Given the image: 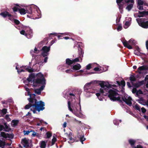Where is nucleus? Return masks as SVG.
<instances>
[{
	"mask_svg": "<svg viewBox=\"0 0 148 148\" xmlns=\"http://www.w3.org/2000/svg\"><path fill=\"white\" fill-rule=\"evenodd\" d=\"M74 47H76L78 50V53L79 56V58H77L75 59H72L73 61V63H75L79 62V58H80L82 60V58L83 57V54L84 53V51L82 49V48L80 47V46L78 45V46H74Z\"/></svg>",
	"mask_w": 148,
	"mask_h": 148,
	"instance_id": "obj_3",
	"label": "nucleus"
},
{
	"mask_svg": "<svg viewBox=\"0 0 148 148\" xmlns=\"http://www.w3.org/2000/svg\"><path fill=\"white\" fill-rule=\"evenodd\" d=\"M123 43L124 46L128 49H131L132 48V46L129 45V43L126 40L123 42Z\"/></svg>",
	"mask_w": 148,
	"mask_h": 148,
	"instance_id": "obj_13",
	"label": "nucleus"
},
{
	"mask_svg": "<svg viewBox=\"0 0 148 148\" xmlns=\"http://www.w3.org/2000/svg\"><path fill=\"white\" fill-rule=\"evenodd\" d=\"M144 1L143 0H138L137 5H143L144 4Z\"/></svg>",
	"mask_w": 148,
	"mask_h": 148,
	"instance_id": "obj_35",
	"label": "nucleus"
},
{
	"mask_svg": "<svg viewBox=\"0 0 148 148\" xmlns=\"http://www.w3.org/2000/svg\"><path fill=\"white\" fill-rule=\"evenodd\" d=\"M130 23L128 21H126L125 23V25L127 27H128L130 25Z\"/></svg>",
	"mask_w": 148,
	"mask_h": 148,
	"instance_id": "obj_47",
	"label": "nucleus"
},
{
	"mask_svg": "<svg viewBox=\"0 0 148 148\" xmlns=\"http://www.w3.org/2000/svg\"><path fill=\"white\" fill-rule=\"evenodd\" d=\"M78 137H79V136H80L79 139L80 141L81 142L82 144L83 143V142L85 140V138H84V136H79V134H77Z\"/></svg>",
	"mask_w": 148,
	"mask_h": 148,
	"instance_id": "obj_28",
	"label": "nucleus"
},
{
	"mask_svg": "<svg viewBox=\"0 0 148 148\" xmlns=\"http://www.w3.org/2000/svg\"><path fill=\"white\" fill-rule=\"evenodd\" d=\"M138 13L139 14L138 15V16L139 18L143 17L144 16H145L144 11L140 12L138 11Z\"/></svg>",
	"mask_w": 148,
	"mask_h": 148,
	"instance_id": "obj_29",
	"label": "nucleus"
},
{
	"mask_svg": "<svg viewBox=\"0 0 148 148\" xmlns=\"http://www.w3.org/2000/svg\"><path fill=\"white\" fill-rule=\"evenodd\" d=\"M81 68V66L79 64L77 63L76 64L74 65L71 68L72 69L75 71L79 70Z\"/></svg>",
	"mask_w": 148,
	"mask_h": 148,
	"instance_id": "obj_12",
	"label": "nucleus"
},
{
	"mask_svg": "<svg viewBox=\"0 0 148 148\" xmlns=\"http://www.w3.org/2000/svg\"><path fill=\"white\" fill-rule=\"evenodd\" d=\"M35 78V74L34 73H31L30 74L29 77L27 78V80L29 82H30L32 80V79Z\"/></svg>",
	"mask_w": 148,
	"mask_h": 148,
	"instance_id": "obj_18",
	"label": "nucleus"
},
{
	"mask_svg": "<svg viewBox=\"0 0 148 148\" xmlns=\"http://www.w3.org/2000/svg\"><path fill=\"white\" fill-rule=\"evenodd\" d=\"M35 77L36 78L34 79L33 80V84L34 86H37L38 84H45V79L44 75L40 73H37Z\"/></svg>",
	"mask_w": 148,
	"mask_h": 148,
	"instance_id": "obj_2",
	"label": "nucleus"
},
{
	"mask_svg": "<svg viewBox=\"0 0 148 148\" xmlns=\"http://www.w3.org/2000/svg\"><path fill=\"white\" fill-rule=\"evenodd\" d=\"M31 131H25V130H24L23 131V133L25 135H28L29 134V133L31 132Z\"/></svg>",
	"mask_w": 148,
	"mask_h": 148,
	"instance_id": "obj_54",
	"label": "nucleus"
},
{
	"mask_svg": "<svg viewBox=\"0 0 148 148\" xmlns=\"http://www.w3.org/2000/svg\"><path fill=\"white\" fill-rule=\"evenodd\" d=\"M132 85L136 88H138L140 86L143 85L144 83V81H142L140 82H138L136 83H133V82H132Z\"/></svg>",
	"mask_w": 148,
	"mask_h": 148,
	"instance_id": "obj_11",
	"label": "nucleus"
},
{
	"mask_svg": "<svg viewBox=\"0 0 148 148\" xmlns=\"http://www.w3.org/2000/svg\"><path fill=\"white\" fill-rule=\"evenodd\" d=\"M128 43L132 45H135L136 44V41L133 39L131 38L129 40Z\"/></svg>",
	"mask_w": 148,
	"mask_h": 148,
	"instance_id": "obj_24",
	"label": "nucleus"
},
{
	"mask_svg": "<svg viewBox=\"0 0 148 148\" xmlns=\"http://www.w3.org/2000/svg\"><path fill=\"white\" fill-rule=\"evenodd\" d=\"M65 72L67 73H70L73 72V71L71 69H69L66 70Z\"/></svg>",
	"mask_w": 148,
	"mask_h": 148,
	"instance_id": "obj_52",
	"label": "nucleus"
},
{
	"mask_svg": "<svg viewBox=\"0 0 148 148\" xmlns=\"http://www.w3.org/2000/svg\"><path fill=\"white\" fill-rule=\"evenodd\" d=\"M66 63L68 65H70L73 64V60L69 58H67L66 60Z\"/></svg>",
	"mask_w": 148,
	"mask_h": 148,
	"instance_id": "obj_22",
	"label": "nucleus"
},
{
	"mask_svg": "<svg viewBox=\"0 0 148 148\" xmlns=\"http://www.w3.org/2000/svg\"><path fill=\"white\" fill-rule=\"evenodd\" d=\"M68 108L70 111L72 112H73V110L71 107V103L70 101H69L68 102Z\"/></svg>",
	"mask_w": 148,
	"mask_h": 148,
	"instance_id": "obj_34",
	"label": "nucleus"
},
{
	"mask_svg": "<svg viewBox=\"0 0 148 148\" xmlns=\"http://www.w3.org/2000/svg\"><path fill=\"white\" fill-rule=\"evenodd\" d=\"M50 47L45 46L43 47L41 49L42 52L41 53L42 56L43 57L47 56L49 54V52L50 50Z\"/></svg>",
	"mask_w": 148,
	"mask_h": 148,
	"instance_id": "obj_5",
	"label": "nucleus"
},
{
	"mask_svg": "<svg viewBox=\"0 0 148 148\" xmlns=\"http://www.w3.org/2000/svg\"><path fill=\"white\" fill-rule=\"evenodd\" d=\"M56 140H57L56 138V137H53V139L52 140V142H51V145H53L55 143L56 141Z\"/></svg>",
	"mask_w": 148,
	"mask_h": 148,
	"instance_id": "obj_42",
	"label": "nucleus"
},
{
	"mask_svg": "<svg viewBox=\"0 0 148 148\" xmlns=\"http://www.w3.org/2000/svg\"><path fill=\"white\" fill-rule=\"evenodd\" d=\"M92 83V82H91L87 83L85 85L84 87V90L85 91L87 92H90V91H88V90L91 88V87L90 85Z\"/></svg>",
	"mask_w": 148,
	"mask_h": 148,
	"instance_id": "obj_10",
	"label": "nucleus"
},
{
	"mask_svg": "<svg viewBox=\"0 0 148 148\" xmlns=\"http://www.w3.org/2000/svg\"><path fill=\"white\" fill-rule=\"evenodd\" d=\"M129 79L131 82L135 81L136 80V79L134 76H130Z\"/></svg>",
	"mask_w": 148,
	"mask_h": 148,
	"instance_id": "obj_40",
	"label": "nucleus"
},
{
	"mask_svg": "<svg viewBox=\"0 0 148 148\" xmlns=\"http://www.w3.org/2000/svg\"><path fill=\"white\" fill-rule=\"evenodd\" d=\"M1 135L3 137L5 138H7V136L6 135V134L5 133V132H1Z\"/></svg>",
	"mask_w": 148,
	"mask_h": 148,
	"instance_id": "obj_45",
	"label": "nucleus"
},
{
	"mask_svg": "<svg viewBox=\"0 0 148 148\" xmlns=\"http://www.w3.org/2000/svg\"><path fill=\"white\" fill-rule=\"evenodd\" d=\"M42 85V86L39 88V89L40 90H41V91L43 90V89H44V88L45 87V85Z\"/></svg>",
	"mask_w": 148,
	"mask_h": 148,
	"instance_id": "obj_63",
	"label": "nucleus"
},
{
	"mask_svg": "<svg viewBox=\"0 0 148 148\" xmlns=\"http://www.w3.org/2000/svg\"><path fill=\"white\" fill-rule=\"evenodd\" d=\"M116 100L118 101L120 103H122V100L121 99V97L119 96L117 97H114L113 100H112L113 101H115Z\"/></svg>",
	"mask_w": 148,
	"mask_h": 148,
	"instance_id": "obj_27",
	"label": "nucleus"
},
{
	"mask_svg": "<svg viewBox=\"0 0 148 148\" xmlns=\"http://www.w3.org/2000/svg\"><path fill=\"white\" fill-rule=\"evenodd\" d=\"M19 122V121L18 120H13L12 121V123H13V125L16 126Z\"/></svg>",
	"mask_w": 148,
	"mask_h": 148,
	"instance_id": "obj_31",
	"label": "nucleus"
},
{
	"mask_svg": "<svg viewBox=\"0 0 148 148\" xmlns=\"http://www.w3.org/2000/svg\"><path fill=\"white\" fill-rule=\"evenodd\" d=\"M30 96V97L28 99V100L29 101V102L30 99L31 100L34 99H36L35 98V97L36 95L35 94H32L31 92L30 94V95H29Z\"/></svg>",
	"mask_w": 148,
	"mask_h": 148,
	"instance_id": "obj_23",
	"label": "nucleus"
},
{
	"mask_svg": "<svg viewBox=\"0 0 148 148\" xmlns=\"http://www.w3.org/2000/svg\"><path fill=\"white\" fill-rule=\"evenodd\" d=\"M26 13L28 14H29V15H27V16L30 17L32 16V15L33 14L32 13V12L30 11L29 10H28L26 9Z\"/></svg>",
	"mask_w": 148,
	"mask_h": 148,
	"instance_id": "obj_36",
	"label": "nucleus"
},
{
	"mask_svg": "<svg viewBox=\"0 0 148 148\" xmlns=\"http://www.w3.org/2000/svg\"><path fill=\"white\" fill-rule=\"evenodd\" d=\"M124 4V2L117 4L119 6V8L120 11V12L121 13H123Z\"/></svg>",
	"mask_w": 148,
	"mask_h": 148,
	"instance_id": "obj_17",
	"label": "nucleus"
},
{
	"mask_svg": "<svg viewBox=\"0 0 148 148\" xmlns=\"http://www.w3.org/2000/svg\"><path fill=\"white\" fill-rule=\"evenodd\" d=\"M105 83L103 81H99V84L102 88H103L106 91H107L109 88L112 87V85L110 84H105Z\"/></svg>",
	"mask_w": 148,
	"mask_h": 148,
	"instance_id": "obj_8",
	"label": "nucleus"
},
{
	"mask_svg": "<svg viewBox=\"0 0 148 148\" xmlns=\"http://www.w3.org/2000/svg\"><path fill=\"white\" fill-rule=\"evenodd\" d=\"M25 90L27 92L28 95H30V94L31 92L30 91V89L28 88H25Z\"/></svg>",
	"mask_w": 148,
	"mask_h": 148,
	"instance_id": "obj_57",
	"label": "nucleus"
},
{
	"mask_svg": "<svg viewBox=\"0 0 148 148\" xmlns=\"http://www.w3.org/2000/svg\"><path fill=\"white\" fill-rule=\"evenodd\" d=\"M137 91L136 89V88H134L132 90V92L133 93H136Z\"/></svg>",
	"mask_w": 148,
	"mask_h": 148,
	"instance_id": "obj_60",
	"label": "nucleus"
},
{
	"mask_svg": "<svg viewBox=\"0 0 148 148\" xmlns=\"http://www.w3.org/2000/svg\"><path fill=\"white\" fill-rule=\"evenodd\" d=\"M125 2L127 3L126 9L128 11H130L133 8L134 1V0H125Z\"/></svg>",
	"mask_w": 148,
	"mask_h": 148,
	"instance_id": "obj_6",
	"label": "nucleus"
},
{
	"mask_svg": "<svg viewBox=\"0 0 148 148\" xmlns=\"http://www.w3.org/2000/svg\"><path fill=\"white\" fill-rule=\"evenodd\" d=\"M39 51L35 47L34 49V51H31L30 52V53H32V52H34L36 53H39Z\"/></svg>",
	"mask_w": 148,
	"mask_h": 148,
	"instance_id": "obj_37",
	"label": "nucleus"
},
{
	"mask_svg": "<svg viewBox=\"0 0 148 148\" xmlns=\"http://www.w3.org/2000/svg\"><path fill=\"white\" fill-rule=\"evenodd\" d=\"M72 134L71 132H70L68 135V137L69 138V140H71V139L73 138H72Z\"/></svg>",
	"mask_w": 148,
	"mask_h": 148,
	"instance_id": "obj_50",
	"label": "nucleus"
},
{
	"mask_svg": "<svg viewBox=\"0 0 148 148\" xmlns=\"http://www.w3.org/2000/svg\"><path fill=\"white\" fill-rule=\"evenodd\" d=\"M116 82L119 86H122V88L125 86V82L124 80H121L120 82L119 81H117Z\"/></svg>",
	"mask_w": 148,
	"mask_h": 148,
	"instance_id": "obj_19",
	"label": "nucleus"
},
{
	"mask_svg": "<svg viewBox=\"0 0 148 148\" xmlns=\"http://www.w3.org/2000/svg\"><path fill=\"white\" fill-rule=\"evenodd\" d=\"M4 124V126H5V127H4L5 129V131H7V130H8V127L7 125V123H5Z\"/></svg>",
	"mask_w": 148,
	"mask_h": 148,
	"instance_id": "obj_49",
	"label": "nucleus"
},
{
	"mask_svg": "<svg viewBox=\"0 0 148 148\" xmlns=\"http://www.w3.org/2000/svg\"><path fill=\"white\" fill-rule=\"evenodd\" d=\"M133 107L135 109L138 110L139 112L140 111V107L138 104L136 103L135 104L134 106H133Z\"/></svg>",
	"mask_w": 148,
	"mask_h": 148,
	"instance_id": "obj_32",
	"label": "nucleus"
},
{
	"mask_svg": "<svg viewBox=\"0 0 148 148\" xmlns=\"http://www.w3.org/2000/svg\"><path fill=\"white\" fill-rule=\"evenodd\" d=\"M24 68L29 73H32L34 72V69L30 67H29L27 66H24Z\"/></svg>",
	"mask_w": 148,
	"mask_h": 148,
	"instance_id": "obj_20",
	"label": "nucleus"
},
{
	"mask_svg": "<svg viewBox=\"0 0 148 148\" xmlns=\"http://www.w3.org/2000/svg\"><path fill=\"white\" fill-rule=\"evenodd\" d=\"M22 140L24 143L25 145V146L27 147H28L29 146L28 145V141L25 138L23 139Z\"/></svg>",
	"mask_w": 148,
	"mask_h": 148,
	"instance_id": "obj_30",
	"label": "nucleus"
},
{
	"mask_svg": "<svg viewBox=\"0 0 148 148\" xmlns=\"http://www.w3.org/2000/svg\"><path fill=\"white\" fill-rule=\"evenodd\" d=\"M137 8L140 10H145V9H144L143 6V5H137Z\"/></svg>",
	"mask_w": 148,
	"mask_h": 148,
	"instance_id": "obj_41",
	"label": "nucleus"
},
{
	"mask_svg": "<svg viewBox=\"0 0 148 148\" xmlns=\"http://www.w3.org/2000/svg\"><path fill=\"white\" fill-rule=\"evenodd\" d=\"M136 21L139 25L143 28L148 27V21L146 19L143 18H137Z\"/></svg>",
	"mask_w": 148,
	"mask_h": 148,
	"instance_id": "obj_4",
	"label": "nucleus"
},
{
	"mask_svg": "<svg viewBox=\"0 0 148 148\" xmlns=\"http://www.w3.org/2000/svg\"><path fill=\"white\" fill-rule=\"evenodd\" d=\"M5 129L4 127L2 125H0V131H2Z\"/></svg>",
	"mask_w": 148,
	"mask_h": 148,
	"instance_id": "obj_59",
	"label": "nucleus"
},
{
	"mask_svg": "<svg viewBox=\"0 0 148 148\" xmlns=\"http://www.w3.org/2000/svg\"><path fill=\"white\" fill-rule=\"evenodd\" d=\"M46 146V143L44 141H41L40 143V147L41 148H45Z\"/></svg>",
	"mask_w": 148,
	"mask_h": 148,
	"instance_id": "obj_25",
	"label": "nucleus"
},
{
	"mask_svg": "<svg viewBox=\"0 0 148 148\" xmlns=\"http://www.w3.org/2000/svg\"><path fill=\"white\" fill-rule=\"evenodd\" d=\"M132 100V99L131 98L129 97L128 98V99H126L125 102L129 106H132V102L131 101Z\"/></svg>",
	"mask_w": 148,
	"mask_h": 148,
	"instance_id": "obj_14",
	"label": "nucleus"
},
{
	"mask_svg": "<svg viewBox=\"0 0 148 148\" xmlns=\"http://www.w3.org/2000/svg\"><path fill=\"white\" fill-rule=\"evenodd\" d=\"M5 118L8 122L10 121L11 120L10 118L9 117V116L8 114H6L5 115Z\"/></svg>",
	"mask_w": 148,
	"mask_h": 148,
	"instance_id": "obj_44",
	"label": "nucleus"
},
{
	"mask_svg": "<svg viewBox=\"0 0 148 148\" xmlns=\"http://www.w3.org/2000/svg\"><path fill=\"white\" fill-rule=\"evenodd\" d=\"M5 145V142L0 140V147H1L2 146L4 147Z\"/></svg>",
	"mask_w": 148,
	"mask_h": 148,
	"instance_id": "obj_39",
	"label": "nucleus"
},
{
	"mask_svg": "<svg viewBox=\"0 0 148 148\" xmlns=\"http://www.w3.org/2000/svg\"><path fill=\"white\" fill-rule=\"evenodd\" d=\"M141 110L142 111V112L143 113H145L146 111V110L144 107H143L141 108Z\"/></svg>",
	"mask_w": 148,
	"mask_h": 148,
	"instance_id": "obj_58",
	"label": "nucleus"
},
{
	"mask_svg": "<svg viewBox=\"0 0 148 148\" xmlns=\"http://www.w3.org/2000/svg\"><path fill=\"white\" fill-rule=\"evenodd\" d=\"M46 134L47 135V137H45L46 138H49L52 136V133L49 132H48L46 133Z\"/></svg>",
	"mask_w": 148,
	"mask_h": 148,
	"instance_id": "obj_38",
	"label": "nucleus"
},
{
	"mask_svg": "<svg viewBox=\"0 0 148 148\" xmlns=\"http://www.w3.org/2000/svg\"><path fill=\"white\" fill-rule=\"evenodd\" d=\"M41 90L39 88L36 89L34 90V92L37 95H40L41 93Z\"/></svg>",
	"mask_w": 148,
	"mask_h": 148,
	"instance_id": "obj_33",
	"label": "nucleus"
},
{
	"mask_svg": "<svg viewBox=\"0 0 148 148\" xmlns=\"http://www.w3.org/2000/svg\"><path fill=\"white\" fill-rule=\"evenodd\" d=\"M93 70L96 71H100L101 69H100L98 67H96Z\"/></svg>",
	"mask_w": 148,
	"mask_h": 148,
	"instance_id": "obj_51",
	"label": "nucleus"
},
{
	"mask_svg": "<svg viewBox=\"0 0 148 148\" xmlns=\"http://www.w3.org/2000/svg\"><path fill=\"white\" fill-rule=\"evenodd\" d=\"M109 94L108 96L111 100H112L114 97L119 95L118 93L115 90L112 89L108 91Z\"/></svg>",
	"mask_w": 148,
	"mask_h": 148,
	"instance_id": "obj_7",
	"label": "nucleus"
},
{
	"mask_svg": "<svg viewBox=\"0 0 148 148\" xmlns=\"http://www.w3.org/2000/svg\"><path fill=\"white\" fill-rule=\"evenodd\" d=\"M34 9V8H32L31 6H29L28 7H27L26 8V9L28 10H29L30 11L32 12V13L33 14V10Z\"/></svg>",
	"mask_w": 148,
	"mask_h": 148,
	"instance_id": "obj_43",
	"label": "nucleus"
},
{
	"mask_svg": "<svg viewBox=\"0 0 148 148\" xmlns=\"http://www.w3.org/2000/svg\"><path fill=\"white\" fill-rule=\"evenodd\" d=\"M138 69L140 71L147 70H148V66L147 65H143L140 66L138 68Z\"/></svg>",
	"mask_w": 148,
	"mask_h": 148,
	"instance_id": "obj_16",
	"label": "nucleus"
},
{
	"mask_svg": "<svg viewBox=\"0 0 148 148\" xmlns=\"http://www.w3.org/2000/svg\"><path fill=\"white\" fill-rule=\"evenodd\" d=\"M19 9L16 6H14L12 8V9L14 12H17L18 10L19 11Z\"/></svg>",
	"mask_w": 148,
	"mask_h": 148,
	"instance_id": "obj_46",
	"label": "nucleus"
},
{
	"mask_svg": "<svg viewBox=\"0 0 148 148\" xmlns=\"http://www.w3.org/2000/svg\"><path fill=\"white\" fill-rule=\"evenodd\" d=\"M91 68V64H88L86 66V69L87 70H90Z\"/></svg>",
	"mask_w": 148,
	"mask_h": 148,
	"instance_id": "obj_48",
	"label": "nucleus"
},
{
	"mask_svg": "<svg viewBox=\"0 0 148 148\" xmlns=\"http://www.w3.org/2000/svg\"><path fill=\"white\" fill-rule=\"evenodd\" d=\"M75 141V140L74 138H73L71 140H70L69 141V143H72L74 142Z\"/></svg>",
	"mask_w": 148,
	"mask_h": 148,
	"instance_id": "obj_61",
	"label": "nucleus"
},
{
	"mask_svg": "<svg viewBox=\"0 0 148 148\" xmlns=\"http://www.w3.org/2000/svg\"><path fill=\"white\" fill-rule=\"evenodd\" d=\"M30 99L29 103L25 107V109L30 108L31 110L32 111L34 114L36 113V111L39 112L45 109V104L44 102L41 101H38L37 99Z\"/></svg>",
	"mask_w": 148,
	"mask_h": 148,
	"instance_id": "obj_1",
	"label": "nucleus"
},
{
	"mask_svg": "<svg viewBox=\"0 0 148 148\" xmlns=\"http://www.w3.org/2000/svg\"><path fill=\"white\" fill-rule=\"evenodd\" d=\"M140 52H138V51H136L135 50L134 51V53L137 56H140Z\"/></svg>",
	"mask_w": 148,
	"mask_h": 148,
	"instance_id": "obj_56",
	"label": "nucleus"
},
{
	"mask_svg": "<svg viewBox=\"0 0 148 148\" xmlns=\"http://www.w3.org/2000/svg\"><path fill=\"white\" fill-rule=\"evenodd\" d=\"M137 101L139 103L143 105H145L144 103H145V102L142 97H140L139 99L137 100Z\"/></svg>",
	"mask_w": 148,
	"mask_h": 148,
	"instance_id": "obj_21",
	"label": "nucleus"
},
{
	"mask_svg": "<svg viewBox=\"0 0 148 148\" xmlns=\"http://www.w3.org/2000/svg\"><path fill=\"white\" fill-rule=\"evenodd\" d=\"M134 148H143V147L140 145H138L136 147H134Z\"/></svg>",
	"mask_w": 148,
	"mask_h": 148,
	"instance_id": "obj_62",
	"label": "nucleus"
},
{
	"mask_svg": "<svg viewBox=\"0 0 148 148\" xmlns=\"http://www.w3.org/2000/svg\"><path fill=\"white\" fill-rule=\"evenodd\" d=\"M14 22L15 23L16 25H18L20 23V21L18 20L14 19Z\"/></svg>",
	"mask_w": 148,
	"mask_h": 148,
	"instance_id": "obj_55",
	"label": "nucleus"
},
{
	"mask_svg": "<svg viewBox=\"0 0 148 148\" xmlns=\"http://www.w3.org/2000/svg\"><path fill=\"white\" fill-rule=\"evenodd\" d=\"M19 11L21 14H25L26 13V10L24 8L19 9Z\"/></svg>",
	"mask_w": 148,
	"mask_h": 148,
	"instance_id": "obj_26",
	"label": "nucleus"
},
{
	"mask_svg": "<svg viewBox=\"0 0 148 148\" xmlns=\"http://www.w3.org/2000/svg\"><path fill=\"white\" fill-rule=\"evenodd\" d=\"M137 92H138V93L139 94H143V92L140 89H139L137 91Z\"/></svg>",
	"mask_w": 148,
	"mask_h": 148,
	"instance_id": "obj_64",
	"label": "nucleus"
},
{
	"mask_svg": "<svg viewBox=\"0 0 148 148\" xmlns=\"http://www.w3.org/2000/svg\"><path fill=\"white\" fill-rule=\"evenodd\" d=\"M0 14L4 18L8 16L9 18V19L11 20V17H12V16L7 11L2 12L0 13Z\"/></svg>",
	"mask_w": 148,
	"mask_h": 148,
	"instance_id": "obj_9",
	"label": "nucleus"
},
{
	"mask_svg": "<svg viewBox=\"0 0 148 148\" xmlns=\"http://www.w3.org/2000/svg\"><path fill=\"white\" fill-rule=\"evenodd\" d=\"M7 109L5 108H3L2 110V112L3 114H5L6 113Z\"/></svg>",
	"mask_w": 148,
	"mask_h": 148,
	"instance_id": "obj_53",
	"label": "nucleus"
},
{
	"mask_svg": "<svg viewBox=\"0 0 148 148\" xmlns=\"http://www.w3.org/2000/svg\"><path fill=\"white\" fill-rule=\"evenodd\" d=\"M128 142L132 148L134 147V145L136 142V141L135 140L132 139H130L128 140Z\"/></svg>",
	"mask_w": 148,
	"mask_h": 148,
	"instance_id": "obj_15",
	"label": "nucleus"
}]
</instances>
